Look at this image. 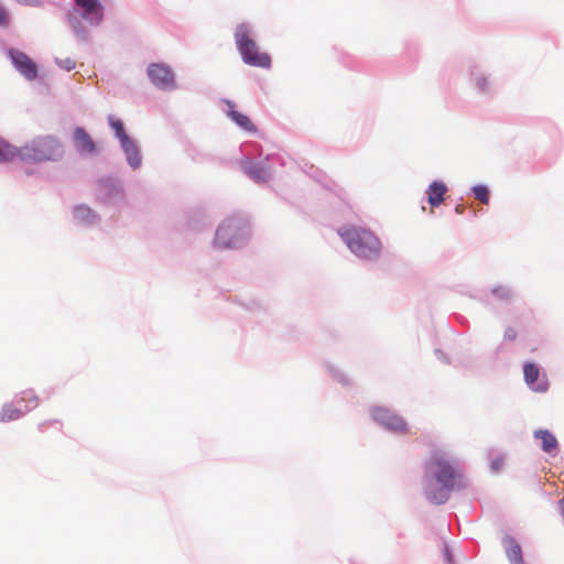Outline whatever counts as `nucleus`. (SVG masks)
Returning <instances> with one entry per match:
<instances>
[{"label": "nucleus", "mask_w": 564, "mask_h": 564, "mask_svg": "<svg viewBox=\"0 0 564 564\" xmlns=\"http://www.w3.org/2000/svg\"><path fill=\"white\" fill-rule=\"evenodd\" d=\"M524 380L532 390L538 392H545L549 388L547 379L544 375L541 376L540 368L534 362H527L523 366Z\"/></svg>", "instance_id": "9d476101"}, {"label": "nucleus", "mask_w": 564, "mask_h": 564, "mask_svg": "<svg viewBox=\"0 0 564 564\" xmlns=\"http://www.w3.org/2000/svg\"><path fill=\"white\" fill-rule=\"evenodd\" d=\"M75 218L80 223H90L95 218V214L89 207L78 206L75 209Z\"/></svg>", "instance_id": "f3484780"}, {"label": "nucleus", "mask_w": 564, "mask_h": 564, "mask_svg": "<svg viewBox=\"0 0 564 564\" xmlns=\"http://www.w3.org/2000/svg\"><path fill=\"white\" fill-rule=\"evenodd\" d=\"M109 124L113 129L117 138L120 139H127V134L123 129V124L120 120L113 118L112 116L109 117Z\"/></svg>", "instance_id": "a211bd4d"}, {"label": "nucleus", "mask_w": 564, "mask_h": 564, "mask_svg": "<svg viewBox=\"0 0 564 564\" xmlns=\"http://www.w3.org/2000/svg\"><path fill=\"white\" fill-rule=\"evenodd\" d=\"M339 236L344 239L351 252L359 258L373 259L378 257L381 251L380 240L368 229L351 227L339 230Z\"/></svg>", "instance_id": "20e7f679"}, {"label": "nucleus", "mask_w": 564, "mask_h": 564, "mask_svg": "<svg viewBox=\"0 0 564 564\" xmlns=\"http://www.w3.org/2000/svg\"><path fill=\"white\" fill-rule=\"evenodd\" d=\"M517 338V330L513 327H508L505 332V339L512 341Z\"/></svg>", "instance_id": "b1692460"}, {"label": "nucleus", "mask_w": 564, "mask_h": 564, "mask_svg": "<svg viewBox=\"0 0 564 564\" xmlns=\"http://www.w3.org/2000/svg\"><path fill=\"white\" fill-rule=\"evenodd\" d=\"M444 551H445V556H446L447 561L451 563L452 557H451L449 549L446 546Z\"/></svg>", "instance_id": "bb28decb"}, {"label": "nucleus", "mask_w": 564, "mask_h": 564, "mask_svg": "<svg viewBox=\"0 0 564 564\" xmlns=\"http://www.w3.org/2000/svg\"><path fill=\"white\" fill-rule=\"evenodd\" d=\"M7 22V12L6 10L0 6V24H6Z\"/></svg>", "instance_id": "a878e982"}, {"label": "nucleus", "mask_w": 564, "mask_h": 564, "mask_svg": "<svg viewBox=\"0 0 564 564\" xmlns=\"http://www.w3.org/2000/svg\"><path fill=\"white\" fill-rule=\"evenodd\" d=\"M430 468L436 481L441 485L437 491L430 494V499L436 503H444L453 489L463 486L462 471L443 454L433 455L430 462Z\"/></svg>", "instance_id": "f03ea898"}, {"label": "nucleus", "mask_w": 564, "mask_h": 564, "mask_svg": "<svg viewBox=\"0 0 564 564\" xmlns=\"http://www.w3.org/2000/svg\"><path fill=\"white\" fill-rule=\"evenodd\" d=\"M249 175L256 181H264L265 172L261 167L252 166L248 170Z\"/></svg>", "instance_id": "412c9836"}, {"label": "nucleus", "mask_w": 564, "mask_h": 564, "mask_svg": "<svg viewBox=\"0 0 564 564\" xmlns=\"http://www.w3.org/2000/svg\"><path fill=\"white\" fill-rule=\"evenodd\" d=\"M506 554L512 564H524L521 546L512 538L506 541Z\"/></svg>", "instance_id": "2eb2a0df"}, {"label": "nucleus", "mask_w": 564, "mask_h": 564, "mask_svg": "<svg viewBox=\"0 0 564 564\" xmlns=\"http://www.w3.org/2000/svg\"><path fill=\"white\" fill-rule=\"evenodd\" d=\"M227 107H228V110H227V116L237 124L239 126L241 129L248 131V132H252L254 133L257 131V128L256 126L252 123V121L250 120V118L247 116V115H243L241 112H239L238 110H236V106L232 101L230 100H226L225 101Z\"/></svg>", "instance_id": "ddd939ff"}, {"label": "nucleus", "mask_w": 564, "mask_h": 564, "mask_svg": "<svg viewBox=\"0 0 564 564\" xmlns=\"http://www.w3.org/2000/svg\"><path fill=\"white\" fill-rule=\"evenodd\" d=\"M534 436L542 442V448L544 452L550 453L557 447L556 437L546 430H539L534 433Z\"/></svg>", "instance_id": "dca6fc26"}, {"label": "nucleus", "mask_w": 564, "mask_h": 564, "mask_svg": "<svg viewBox=\"0 0 564 564\" xmlns=\"http://www.w3.org/2000/svg\"><path fill=\"white\" fill-rule=\"evenodd\" d=\"M73 141L76 147V150L80 154H94L97 152L96 142L82 127L75 128L73 133Z\"/></svg>", "instance_id": "f8f14e48"}, {"label": "nucleus", "mask_w": 564, "mask_h": 564, "mask_svg": "<svg viewBox=\"0 0 564 564\" xmlns=\"http://www.w3.org/2000/svg\"><path fill=\"white\" fill-rule=\"evenodd\" d=\"M239 225L235 220L223 223L216 232L215 243L220 248H232L239 237Z\"/></svg>", "instance_id": "6e6552de"}, {"label": "nucleus", "mask_w": 564, "mask_h": 564, "mask_svg": "<svg viewBox=\"0 0 564 564\" xmlns=\"http://www.w3.org/2000/svg\"><path fill=\"white\" fill-rule=\"evenodd\" d=\"M121 145L127 154H129V149H132V152L135 154V145L127 135V139H120Z\"/></svg>", "instance_id": "4be33fe9"}, {"label": "nucleus", "mask_w": 564, "mask_h": 564, "mask_svg": "<svg viewBox=\"0 0 564 564\" xmlns=\"http://www.w3.org/2000/svg\"><path fill=\"white\" fill-rule=\"evenodd\" d=\"M505 464L503 457H497L496 459L491 460V469L494 471H498L502 465Z\"/></svg>", "instance_id": "393cba45"}, {"label": "nucleus", "mask_w": 564, "mask_h": 564, "mask_svg": "<svg viewBox=\"0 0 564 564\" xmlns=\"http://www.w3.org/2000/svg\"><path fill=\"white\" fill-rule=\"evenodd\" d=\"M82 9V17L90 24H99L104 19V7L99 0H74Z\"/></svg>", "instance_id": "1a4fd4ad"}, {"label": "nucleus", "mask_w": 564, "mask_h": 564, "mask_svg": "<svg viewBox=\"0 0 564 564\" xmlns=\"http://www.w3.org/2000/svg\"><path fill=\"white\" fill-rule=\"evenodd\" d=\"M64 154V145L55 135H40L31 140L22 148H15L0 138V162L42 163L57 161Z\"/></svg>", "instance_id": "f257e3e1"}, {"label": "nucleus", "mask_w": 564, "mask_h": 564, "mask_svg": "<svg viewBox=\"0 0 564 564\" xmlns=\"http://www.w3.org/2000/svg\"><path fill=\"white\" fill-rule=\"evenodd\" d=\"M21 401L28 402L24 410H20L12 404L3 405L0 411V422L15 421L20 419L24 412L35 409L39 404V400L32 391H25L21 397Z\"/></svg>", "instance_id": "423d86ee"}, {"label": "nucleus", "mask_w": 564, "mask_h": 564, "mask_svg": "<svg viewBox=\"0 0 564 564\" xmlns=\"http://www.w3.org/2000/svg\"><path fill=\"white\" fill-rule=\"evenodd\" d=\"M147 74L151 83L160 89L175 88V78L171 67L163 63H152L148 66Z\"/></svg>", "instance_id": "39448f33"}, {"label": "nucleus", "mask_w": 564, "mask_h": 564, "mask_svg": "<svg viewBox=\"0 0 564 564\" xmlns=\"http://www.w3.org/2000/svg\"><path fill=\"white\" fill-rule=\"evenodd\" d=\"M373 419L382 424L383 426L393 430V431H404L405 430V422L402 417L393 414L391 411L383 409V408H377L372 411Z\"/></svg>", "instance_id": "9b49d317"}, {"label": "nucleus", "mask_w": 564, "mask_h": 564, "mask_svg": "<svg viewBox=\"0 0 564 564\" xmlns=\"http://www.w3.org/2000/svg\"><path fill=\"white\" fill-rule=\"evenodd\" d=\"M9 56L18 72L28 80H34L37 77V65L25 53L11 48Z\"/></svg>", "instance_id": "0eeeda50"}, {"label": "nucleus", "mask_w": 564, "mask_h": 564, "mask_svg": "<svg viewBox=\"0 0 564 564\" xmlns=\"http://www.w3.org/2000/svg\"><path fill=\"white\" fill-rule=\"evenodd\" d=\"M234 37L237 50L247 65L260 68L271 67V56L267 52L261 51L248 24L241 23L237 25Z\"/></svg>", "instance_id": "7ed1b4c3"}, {"label": "nucleus", "mask_w": 564, "mask_h": 564, "mask_svg": "<svg viewBox=\"0 0 564 564\" xmlns=\"http://www.w3.org/2000/svg\"><path fill=\"white\" fill-rule=\"evenodd\" d=\"M128 161L131 166L137 167L140 164V158L138 156V152L135 154L132 152V149H129V154H127Z\"/></svg>", "instance_id": "5701e85b"}, {"label": "nucleus", "mask_w": 564, "mask_h": 564, "mask_svg": "<svg viewBox=\"0 0 564 564\" xmlns=\"http://www.w3.org/2000/svg\"><path fill=\"white\" fill-rule=\"evenodd\" d=\"M447 187L443 182L434 181L427 188V202L432 207H437L444 200Z\"/></svg>", "instance_id": "4468645a"}, {"label": "nucleus", "mask_w": 564, "mask_h": 564, "mask_svg": "<svg viewBox=\"0 0 564 564\" xmlns=\"http://www.w3.org/2000/svg\"><path fill=\"white\" fill-rule=\"evenodd\" d=\"M456 213L458 214H463L464 212V207L462 205H457L456 208H455Z\"/></svg>", "instance_id": "cd10ccee"}, {"label": "nucleus", "mask_w": 564, "mask_h": 564, "mask_svg": "<svg viewBox=\"0 0 564 564\" xmlns=\"http://www.w3.org/2000/svg\"><path fill=\"white\" fill-rule=\"evenodd\" d=\"M473 193L475 195V198H477L481 203H484V204L489 203V191L485 185L474 186Z\"/></svg>", "instance_id": "6ab92c4d"}, {"label": "nucleus", "mask_w": 564, "mask_h": 564, "mask_svg": "<svg viewBox=\"0 0 564 564\" xmlns=\"http://www.w3.org/2000/svg\"><path fill=\"white\" fill-rule=\"evenodd\" d=\"M56 63L65 70H72L76 66V62L70 57L56 58Z\"/></svg>", "instance_id": "aec40b11"}]
</instances>
